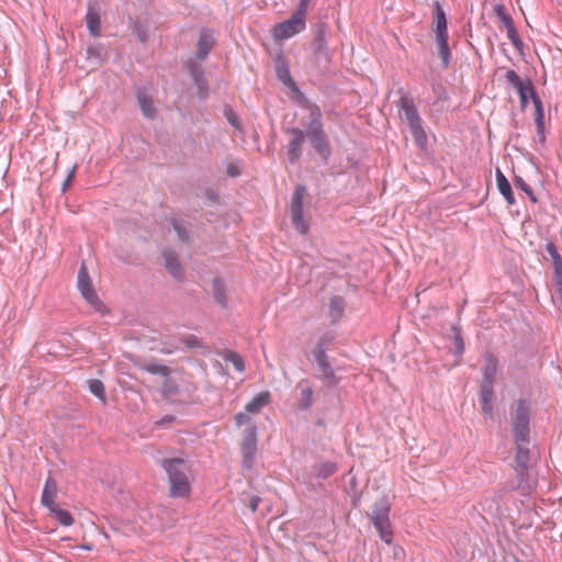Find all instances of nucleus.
Returning <instances> with one entry per match:
<instances>
[{
  "label": "nucleus",
  "mask_w": 562,
  "mask_h": 562,
  "mask_svg": "<svg viewBox=\"0 0 562 562\" xmlns=\"http://www.w3.org/2000/svg\"><path fill=\"white\" fill-rule=\"evenodd\" d=\"M276 77L282 85L293 92L300 93L296 82L293 80L289 69V61L284 54L280 52L273 59Z\"/></svg>",
  "instance_id": "9b49d317"
},
{
  "label": "nucleus",
  "mask_w": 562,
  "mask_h": 562,
  "mask_svg": "<svg viewBox=\"0 0 562 562\" xmlns=\"http://www.w3.org/2000/svg\"><path fill=\"white\" fill-rule=\"evenodd\" d=\"M398 93L401 97L396 103V106L398 108L401 119L407 123L420 117L413 98L409 97L403 89H400Z\"/></svg>",
  "instance_id": "4468645a"
},
{
  "label": "nucleus",
  "mask_w": 562,
  "mask_h": 562,
  "mask_svg": "<svg viewBox=\"0 0 562 562\" xmlns=\"http://www.w3.org/2000/svg\"><path fill=\"white\" fill-rule=\"evenodd\" d=\"M391 504L387 497L378 499L368 514V518L374 526L382 541L390 544L393 541V530L390 521Z\"/></svg>",
  "instance_id": "7ed1b4c3"
},
{
  "label": "nucleus",
  "mask_w": 562,
  "mask_h": 562,
  "mask_svg": "<svg viewBox=\"0 0 562 562\" xmlns=\"http://www.w3.org/2000/svg\"><path fill=\"white\" fill-rule=\"evenodd\" d=\"M529 441H519L515 442L516 445V454H515V463H516V472L519 476H522L525 471L529 467L530 460V451L528 449Z\"/></svg>",
  "instance_id": "a211bd4d"
},
{
  "label": "nucleus",
  "mask_w": 562,
  "mask_h": 562,
  "mask_svg": "<svg viewBox=\"0 0 562 562\" xmlns=\"http://www.w3.org/2000/svg\"><path fill=\"white\" fill-rule=\"evenodd\" d=\"M334 340H335V335L330 331H326L319 337L317 344L328 348V346L331 345L334 342Z\"/></svg>",
  "instance_id": "3c124183"
},
{
  "label": "nucleus",
  "mask_w": 562,
  "mask_h": 562,
  "mask_svg": "<svg viewBox=\"0 0 562 562\" xmlns=\"http://www.w3.org/2000/svg\"><path fill=\"white\" fill-rule=\"evenodd\" d=\"M514 184L517 189L524 191L532 203H538V199L535 195L531 187L527 184L521 177L516 176L514 179Z\"/></svg>",
  "instance_id": "37998d69"
},
{
  "label": "nucleus",
  "mask_w": 562,
  "mask_h": 562,
  "mask_svg": "<svg viewBox=\"0 0 562 562\" xmlns=\"http://www.w3.org/2000/svg\"><path fill=\"white\" fill-rule=\"evenodd\" d=\"M316 363L317 368L322 372V375L319 376L321 380L325 382L328 386H335L339 383V378L336 375L335 370L329 361L328 356L327 357H318V359L312 360Z\"/></svg>",
  "instance_id": "f3484780"
},
{
  "label": "nucleus",
  "mask_w": 562,
  "mask_h": 562,
  "mask_svg": "<svg viewBox=\"0 0 562 562\" xmlns=\"http://www.w3.org/2000/svg\"><path fill=\"white\" fill-rule=\"evenodd\" d=\"M327 32L328 26L326 23H319L316 25L314 36L312 41V49L316 59H328L327 50Z\"/></svg>",
  "instance_id": "f8f14e48"
},
{
  "label": "nucleus",
  "mask_w": 562,
  "mask_h": 562,
  "mask_svg": "<svg viewBox=\"0 0 562 562\" xmlns=\"http://www.w3.org/2000/svg\"><path fill=\"white\" fill-rule=\"evenodd\" d=\"M165 267L168 272L179 282L184 280L183 267L179 261L178 255L175 250L167 249L162 254Z\"/></svg>",
  "instance_id": "dca6fc26"
},
{
  "label": "nucleus",
  "mask_w": 562,
  "mask_h": 562,
  "mask_svg": "<svg viewBox=\"0 0 562 562\" xmlns=\"http://www.w3.org/2000/svg\"><path fill=\"white\" fill-rule=\"evenodd\" d=\"M497 372V359L487 353L485 357V364L482 368V383H494Z\"/></svg>",
  "instance_id": "cd10ccee"
},
{
  "label": "nucleus",
  "mask_w": 562,
  "mask_h": 562,
  "mask_svg": "<svg viewBox=\"0 0 562 562\" xmlns=\"http://www.w3.org/2000/svg\"><path fill=\"white\" fill-rule=\"evenodd\" d=\"M551 259H552V263L558 262V261L562 260V256L559 254V256H553Z\"/></svg>",
  "instance_id": "680f3d73"
},
{
  "label": "nucleus",
  "mask_w": 562,
  "mask_h": 562,
  "mask_svg": "<svg viewBox=\"0 0 562 562\" xmlns=\"http://www.w3.org/2000/svg\"><path fill=\"white\" fill-rule=\"evenodd\" d=\"M312 360L318 359V357H327V347L316 342L315 347L311 351Z\"/></svg>",
  "instance_id": "8fccbe9b"
},
{
  "label": "nucleus",
  "mask_w": 562,
  "mask_h": 562,
  "mask_svg": "<svg viewBox=\"0 0 562 562\" xmlns=\"http://www.w3.org/2000/svg\"><path fill=\"white\" fill-rule=\"evenodd\" d=\"M535 124L537 130H544V110L540 97L533 98Z\"/></svg>",
  "instance_id": "c9c22d12"
},
{
  "label": "nucleus",
  "mask_w": 562,
  "mask_h": 562,
  "mask_svg": "<svg viewBox=\"0 0 562 562\" xmlns=\"http://www.w3.org/2000/svg\"><path fill=\"white\" fill-rule=\"evenodd\" d=\"M159 465L167 472L169 493L171 497H187L190 495L188 462L182 458H169L159 460Z\"/></svg>",
  "instance_id": "f257e3e1"
},
{
  "label": "nucleus",
  "mask_w": 562,
  "mask_h": 562,
  "mask_svg": "<svg viewBox=\"0 0 562 562\" xmlns=\"http://www.w3.org/2000/svg\"><path fill=\"white\" fill-rule=\"evenodd\" d=\"M505 80L509 86L517 90L520 108L522 110L527 108L529 98L533 102V98L539 97L532 82L529 79L524 81L514 69H508L506 71Z\"/></svg>",
  "instance_id": "39448f33"
},
{
  "label": "nucleus",
  "mask_w": 562,
  "mask_h": 562,
  "mask_svg": "<svg viewBox=\"0 0 562 562\" xmlns=\"http://www.w3.org/2000/svg\"><path fill=\"white\" fill-rule=\"evenodd\" d=\"M493 11L505 27L514 24V20L512 18V15L507 12L506 7L504 4H502V3L495 4L493 8Z\"/></svg>",
  "instance_id": "4c0bfd02"
},
{
  "label": "nucleus",
  "mask_w": 562,
  "mask_h": 562,
  "mask_svg": "<svg viewBox=\"0 0 562 562\" xmlns=\"http://www.w3.org/2000/svg\"><path fill=\"white\" fill-rule=\"evenodd\" d=\"M412 136L415 140V144L420 148L425 149L427 146V135L423 126L422 117H418L414 121L407 122Z\"/></svg>",
  "instance_id": "4be33fe9"
},
{
  "label": "nucleus",
  "mask_w": 562,
  "mask_h": 562,
  "mask_svg": "<svg viewBox=\"0 0 562 562\" xmlns=\"http://www.w3.org/2000/svg\"><path fill=\"white\" fill-rule=\"evenodd\" d=\"M81 548L85 549V550H91L92 549V547L90 544H83Z\"/></svg>",
  "instance_id": "e2e57ef3"
},
{
  "label": "nucleus",
  "mask_w": 562,
  "mask_h": 562,
  "mask_svg": "<svg viewBox=\"0 0 562 562\" xmlns=\"http://www.w3.org/2000/svg\"><path fill=\"white\" fill-rule=\"evenodd\" d=\"M345 299L340 295H335L329 302V316L333 322H337L344 314L345 311Z\"/></svg>",
  "instance_id": "2f4dec72"
},
{
  "label": "nucleus",
  "mask_w": 562,
  "mask_h": 562,
  "mask_svg": "<svg viewBox=\"0 0 562 562\" xmlns=\"http://www.w3.org/2000/svg\"><path fill=\"white\" fill-rule=\"evenodd\" d=\"M306 194V188L303 184H299L294 189V193L291 201V217L293 227L302 235H305L310 225L303 216V200Z\"/></svg>",
  "instance_id": "423d86ee"
},
{
  "label": "nucleus",
  "mask_w": 562,
  "mask_h": 562,
  "mask_svg": "<svg viewBox=\"0 0 562 562\" xmlns=\"http://www.w3.org/2000/svg\"><path fill=\"white\" fill-rule=\"evenodd\" d=\"M537 135H538V137H539V140H540L541 143H544V140H546L544 130H537Z\"/></svg>",
  "instance_id": "bf43d9fd"
},
{
  "label": "nucleus",
  "mask_w": 562,
  "mask_h": 562,
  "mask_svg": "<svg viewBox=\"0 0 562 562\" xmlns=\"http://www.w3.org/2000/svg\"><path fill=\"white\" fill-rule=\"evenodd\" d=\"M182 341L188 348H202L203 347L200 339L194 335H188L187 337L183 338Z\"/></svg>",
  "instance_id": "09e8293b"
},
{
  "label": "nucleus",
  "mask_w": 562,
  "mask_h": 562,
  "mask_svg": "<svg viewBox=\"0 0 562 562\" xmlns=\"http://www.w3.org/2000/svg\"><path fill=\"white\" fill-rule=\"evenodd\" d=\"M224 115L232 126H234L236 130H240V124L238 122V117L232 108L226 106L224 110Z\"/></svg>",
  "instance_id": "49530a36"
},
{
  "label": "nucleus",
  "mask_w": 562,
  "mask_h": 562,
  "mask_svg": "<svg viewBox=\"0 0 562 562\" xmlns=\"http://www.w3.org/2000/svg\"><path fill=\"white\" fill-rule=\"evenodd\" d=\"M248 414H249V413H247V412H245V413H244V412H240V413L236 414V416H235V422H236V425H237L238 427H240V426L246 425V424H248V423H249L250 417H249V415H248Z\"/></svg>",
  "instance_id": "864d4df0"
},
{
  "label": "nucleus",
  "mask_w": 562,
  "mask_h": 562,
  "mask_svg": "<svg viewBox=\"0 0 562 562\" xmlns=\"http://www.w3.org/2000/svg\"><path fill=\"white\" fill-rule=\"evenodd\" d=\"M338 467L333 461H324L313 467V475L317 480H326L334 475Z\"/></svg>",
  "instance_id": "c85d7f7f"
},
{
  "label": "nucleus",
  "mask_w": 562,
  "mask_h": 562,
  "mask_svg": "<svg viewBox=\"0 0 562 562\" xmlns=\"http://www.w3.org/2000/svg\"><path fill=\"white\" fill-rule=\"evenodd\" d=\"M259 503H260L259 497H257V496L251 497L250 503H249V507H250L251 512L255 513L258 509Z\"/></svg>",
  "instance_id": "13d9d810"
},
{
  "label": "nucleus",
  "mask_w": 562,
  "mask_h": 562,
  "mask_svg": "<svg viewBox=\"0 0 562 562\" xmlns=\"http://www.w3.org/2000/svg\"><path fill=\"white\" fill-rule=\"evenodd\" d=\"M448 34L435 35V42L437 45L438 56L441 59L442 68L447 69L451 63V50L448 45Z\"/></svg>",
  "instance_id": "412c9836"
},
{
  "label": "nucleus",
  "mask_w": 562,
  "mask_h": 562,
  "mask_svg": "<svg viewBox=\"0 0 562 562\" xmlns=\"http://www.w3.org/2000/svg\"><path fill=\"white\" fill-rule=\"evenodd\" d=\"M494 383H482L480 387V401L482 412L485 416H491L493 412Z\"/></svg>",
  "instance_id": "aec40b11"
},
{
  "label": "nucleus",
  "mask_w": 562,
  "mask_h": 562,
  "mask_svg": "<svg viewBox=\"0 0 562 562\" xmlns=\"http://www.w3.org/2000/svg\"><path fill=\"white\" fill-rule=\"evenodd\" d=\"M173 420H175V417H173V416L167 415V416H165V417L161 419L160 424H162V423H171V422H173Z\"/></svg>",
  "instance_id": "052dcab7"
},
{
  "label": "nucleus",
  "mask_w": 562,
  "mask_h": 562,
  "mask_svg": "<svg viewBox=\"0 0 562 562\" xmlns=\"http://www.w3.org/2000/svg\"><path fill=\"white\" fill-rule=\"evenodd\" d=\"M226 171H227V175L231 177H237L240 173L238 167L233 164L227 165Z\"/></svg>",
  "instance_id": "6e6d98bb"
},
{
  "label": "nucleus",
  "mask_w": 562,
  "mask_h": 562,
  "mask_svg": "<svg viewBox=\"0 0 562 562\" xmlns=\"http://www.w3.org/2000/svg\"><path fill=\"white\" fill-rule=\"evenodd\" d=\"M75 172H76V166H74L70 169L68 176L66 177L65 181L63 182V184H61V191L63 192H66L69 189V187H70V184H71V182H72V180L75 178Z\"/></svg>",
  "instance_id": "603ef678"
},
{
  "label": "nucleus",
  "mask_w": 562,
  "mask_h": 562,
  "mask_svg": "<svg viewBox=\"0 0 562 562\" xmlns=\"http://www.w3.org/2000/svg\"><path fill=\"white\" fill-rule=\"evenodd\" d=\"M86 22L91 36L98 37L101 35V19L99 10L95 7H88Z\"/></svg>",
  "instance_id": "b1692460"
},
{
  "label": "nucleus",
  "mask_w": 562,
  "mask_h": 562,
  "mask_svg": "<svg viewBox=\"0 0 562 562\" xmlns=\"http://www.w3.org/2000/svg\"><path fill=\"white\" fill-rule=\"evenodd\" d=\"M140 369L150 374L161 375L164 378L169 376L171 373V369L168 366L155 363V362L146 363V364L142 366Z\"/></svg>",
  "instance_id": "72a5a7b5"
},
{
  "label": "nucleus",
  "mask_w": 562,
  "mask_h": 562,
  "mask_svg": "<svg viewBox=\"0 0 562 562\" xmlns=\"http://www.w3.org/2000/svg\"><path fill=\"white\" fill-rule=\"evenodd\" d=\"M452 330H453V345H454L456 353L462 355L464 351V342H463V338L461 336V330L457 327H453Z\"/></svg>",
  "instance_id": "a18cd8bd"
},
{
  "label": "nucleus",
  "mask_w": 562,
  "mask_h": 562,
  "mask_svg": "<svg viewBox=\"0 0 562 562\" xmlns=\"http://www.w3.org/2000/svg\"><path fill=\"white\" fill-rule=\"evenodd\" d=\"M160 393L164 398H171L179 393V385L175 380L167 376L161 385Z\"/></svg>",
  "instance_id": "f704fd0d"
},
{
  "label": "nucleus",
  "mask_w": 562,
  "mask_h": 562,
  "mask_svg": "<svg viewBox=\"0 0 562 562\" xmlns=\"http://www.w3.org/2000/svg\"><path fill=\"white\" fill-rule=\"evenodd\" d=\"M270 394L268 392H261L257 394L251 401L246 404V412L249 414H257L261 408L269 403Z\"/></svg>",
  "instance_id": "7c9ffc66"
},
{
  "label": "nucleus",
  "mask_w": 562,
  "mask_h": 562,
  "mask_svg": "<svg viewBox=\"0 0 562 562\" xmlns=\"http://www.w3.org/2000/svg\"><path fill=\"white\" fill-rule=\"evenodd\" d=\"M546 250L547 252L549 254V256L552 258L553 256H559V251H558V248L555 246L554 243L552 241H549L547 245H546Z\"/></svg>",
  "instance_id": "5fc2aeb1"
},
{
  "label": "nucleus",
  "mask_w": 562,
  "mask_h": 562,
  "mask_svg": "<svg viewBox=\"0 0 562 562\" xmlns=\"http://www.w3.org/2000/svg\"><path fill=\"white\" fill-rule=\"evenodd\" d=\"M529 420V406L525 401H518L513 419V432L515 442L530 441Z\"/></svg>",
  "instance_id": "20e7f679"
},
{
  "label": "nucleus",
  "mask_w": 562,
  "mask_h": 562,
  "mask_svg": "<svg viewBox=\"0 0 562 562\" xmlns=\"http://www.w3.org/2000/svg\"><path fill=\"white\" fill-rule=\"evenodd\" d=\"M224 360L231 362L238 372L245 370L244 359L235 351L226 350L223 355Z\"/></svg>",
  "instance_id": "58836bf2"
},
{
  "label": "nucleus",
  "mask_w": 562,
  "mask_h": 562,
  "mask_svg": "<svg viewBox=\"0 0 562 562\" xmlns=\"http://www.w3.org/2000/svg\"><path fill=\"white\" fill-rule=\"evenodd\" d=\"M285 133L291 136L286 145V155L290 164H295L302 156V146L305 142L306 132L299 127H289Z\"/></svg>",
  "instance_id": "1a4fd4ad"
},
{
  "label": "nucleus",
  "mask_w": 562,
  "mask_h": 562,
  "mask_svg": "<svg viewBox=\"0 0 562 562\" xmlns=\"http://www.w3.org/2000/svg\"><path fill=\"white\" fill-rule=\"evenodd\" d=\"M205 195L206 198L212 201V202H217L218 201V195L216 192H214L212 189H206L205 191Z\"/></svg>",
  "instance_id": "4d7b16f0"
},
{
  "label": "nucleus",
  "mask_w": 562,
  "mask_h": 562,
  "mask_svg": "<svg viewBox=\"0 0 562 562\" xmlns=\"http://www.w3.org/2000/svg\"><path fill=\"white\" fill-rule=\"evenodd\" d=\"M136 99L144 116L153 120L156 115V108L151 98L146 93L145 90L138 89L136 92Z\"/></svg>",
  "instance_id": "a878e982"
},
{
  "label": "nucleus",
  "mask_w": 562,
  "mask_h": 562,
  "mask_svg": "<svg viewBox=\"0 0 562 562\" xmlns=\"http://www.w3.org/2000/svg\"><path fill=\"white\" fill-rule=\"evenodd\" d=\"M77 285L79 292L81 293L86 302L89 305H91L97 312H101L104 307V304L99 299L98 294L93 289L88 269L85 263H81L79 268Z\"/></svg>",
  "instance_id": "0eeeda50"
},
{
  "label": "nucleus",
  "mask_w": 562,
  "mask_h": 562,
  "mask_svg": "<svg viewBox=\"0 0 562 562\" xmlns=\"http://www.w3.org/2000/svg\"><path fill=\"white\" fill-rule=\"evenodd\" d=\"M171 225L180 240H182L183 243L190 241V234H189L186 225L183 224V222L178 221L177 218H172Z\"/></svg>",
  "instance_id": "79ce46f5"
},
{
  "label": "nucleus",
  "mask_w": 562,
  "mask_h": 562,
  "mask_svg": "<svg viewBox=\"0 0 562 562\" xmlns=\"http://www.w3.org/2000/svg\"><path fill=\"white\" fill-rule=\"evenodd\" d=\"M496 183L499 193L504 196L506 202L509 205H514L516 203L512 187L505 175L501 171V169H496Z\"/></svg>",
  "instance_id": "393cba45"
},
{
  "label": "nucleus",
  "mask_w": 562,
  "mask_h": 562,
  "mask_svg": "<svg viewBox=\"0 0 562 562\" xmlns=\"http://www.w3.org/2000/svg\"><path fill=\"white\" fill-rule=\"evenodd\" d=\"M553 280L557 286V290L562 293V260L558 262H553Z\"/></svg>",
  "instance_id": "c03bdc74"
},
{
  "label": "nucleus",
  "mask_w": 562,
  "mask_h": 562,
  "mask_svg": "<svg viewBox=\"0 0 562 562\" xmlns=\"http://www.w3.org/2000/svg\"><path fill=\"white\" fill-rule=\"evenodd\" d=\"M295 390L299 392L296 395V408L299 411H308L314 403V391L312 387V383L308 379L300 380Z\"/></svg>",
  "instance_id": "ddd939ff"
},
{
  "label": "nucleus",
  "mask_w": 562,
  "mask_h": 562,
  "mask_svg": "<svg viewBox=\"0 0 562 562\" xmlns=\"http://www.w3.org/2000/svg\"><path fill=\"white\" fill-rule=\"evenodd\" d=\"M212 285L214 299L216 300V302L222 306H226L227 297L223 282L220 279L215 278L212 282Z\"/></svg>",
  "instance_id": "e433bc0d"
},
{
  "label": "nucleus",
  "mask_w": 562,
  "mask_h": 562,
  "mask_svg": "<svg viewBox=\"0 0 562 562\" xmlns=\"http://www.w3.org/2000/svg\"><path fill=\"white\" fill-rule=\"evenodd\" d=\"M306 27V21L292 14L283 22L277 23L272 29V37L274 41H284L303 32Z\"/></svg>",
  "instance_id": "6e6552de"
},
{
  "label": "nucleus",
  "mask_w": 562,
  "mask_h": 562,
  "mask_svg": "<svg viewBox=\"0 0 562 562\" xmlns=\"http://www.w3.org/2000/svg\"><path fill=\"white\" fill-rule=\"evenodd\" d=\"M434 20H435V35L448 34L446 12L439 1L432 4Z\"/></svg>",
  "instance_id": "bb28decb"
},
{
  "label": "nucleus",
  "mask_w": 562,
  "mask_h": 562,
  "mask_svg": "<svg viewBox=\"0 0 562 562\" xmlns=\"http://www.w3.org/2000/svg\"><path fill=\"white\" fill-rule=\"evenodd\" d=\"M214 46V38L207 30H202L198 40V59H205Z\"/></svg>",
  "instance_id": "5701e85b"
},
{
  "label": "nucleus",
  "mask_w": 562,
  "mask_h": 562,
  "mask_svg": "<svg viewBox=\"0 0 562 562\" xmlns=\"http://www.w3.org/2000/svg\"><path fill=\"white\" fill-rule=\"evenodd\" d=\"M241 452L244 467L250 469L257 452V428L255 426H250L244 430Z\"/></svg>",
  "instance_id": "9d476101"
},
{
  "label": "nucleus",
  "mask_w": 562,
  "mask_h": 562,
  "mask_svg": "<svg viewBox=\"0 0 562 562\" xmlns=\"http://www.w3.org/2000/svg\"><path fill=\"white\" fill-rule=\"evenodd\" d=\"M310 3L311 0H300L299 5L293 14L306 21V11Z\"/></svg>",
  "instance_id": "de8ad7c7"
},
{
  "label": "nucleus",
  "mask_w": 562,
  "mask_h": 562,
  "mask_svg": "<svg viewBox=\"0 0 562 562\" xmlns=\"http://www.w3.org/2000/svg\"><path fill=\"white\" fill-rule=\"evenodd\" d=\"M86 54L87 60L93 68L100 66L104 60V50L100 44L89 45Z\"/></svg>",
  "instance_id": "c756f323"
},
{
  "label": "nucleus",
  "mask_w": 562,
  "mask_h": 562,
  "mask_svg": "<svg viewBox=\"0 0 562 562\" xmlns=\"http://www.w3.org/2000/svg\"><path fill=\"white\" fill-rule=\"evenodd\" d=\"M506 31H507V37L509 38V41L512 42V44L514 45V47L522 53L524 50V43L515 27V24H512L510 26H507L505 27Z\"/></svg>",
  "instance_id": "a19ab883"
},
{
  "label": "nucleus",
  "mask_w": 562,
  "mask_h": 562,
  "mask_svg": "<svg viewBox=\"0 0 562 562\" xmlns=\"http://www.w3.org/2000/svg\"><path fill=\"white\" fill-rule=\"evenodd\" d=\"M89 391L99 400L105 401V389L101 380L91 379L88 381Z\"/></svg>",
  "instance_id": "ea45409f"
},
{
  "label": "nucleus",
  "mask_w": 562,
  "mask_h": 562,
  "mask_svg": "<svg viewBox=\"0 0 562 562\" xmlns=\"http://www.w3.org/2000/svg\"><path fill=\"white\" fill-rule=\"evenodd\" d=\"M189 74L198 87V95L200 99H205L209 94V82L204 76L203 67L195 63L189 61L187 66Z\"/></svg>",
  "instance_id": "2eb2a0df"
},
{
  "label": "nucleus",
  "mask_w": 562,
  "mask_h": 562,
  "mask_svg": "<svg viewBox=\"0 0 562 562\" xmlns=\"http://www.w3.org/2000/svg\"><path fill=\"white\" fill-rule=\"evenodd\" d=\"M57 492V482L50 476L47 477L43 487L41 504L47 509L54 507Z\"/></svg>",
  "instance_id": "6ab92c4d"
},
{
  "label": "nucleus",
  "mask_w": 562,
  "mask_h": 562,
  "mask_svg": "<svg viewBox=\"0 0 562 562\" xmlns=\"http://www.w3.org/2000/svg\"><path fill=\"white\" fill-rule=\"evenodd\" d=\"M48 510L50 517L57 520L64 527H69L75 521L72 515L68 510L61 509L57 505L48 508Z\"/></svg>",
  "instance_id": "473e14b6"
},
{
  "label": "nucleus",
  "mask_w": 562,
  "mask_h": 562,
  "mask_svg": "<svg viewBox=\"0 0 562 562\" xmlns=\"http://www.w3.org/2000/svg\"><path fill=\"white\" fill-rule=\"evenodd\" d=\"M310 110L308 123L306 124V137L311 146L324 159L328 160L331 155V148L328 136L324 130L323 114L318 105L308 103Z\"/></svg>",
  "instance_id": "f03ea898"
}]
</instances>
